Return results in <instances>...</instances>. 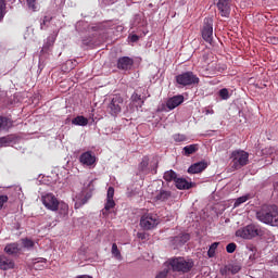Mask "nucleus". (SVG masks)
Segmentation results:
<instances>
[{
  "mask_svg": "<svg viewBox=\"0 0 278 278\" xmlns=\"http://www.w3.org/2000/svg\"><path fill=\"white\" fill-rule=\"evenodd\" d=\"M22 248L18 243L14 242V243H9L5 245L4 248V252L8 255H18V253H21Z\"/></svg>",
  "mask_w": 278,
  "mask_h": 278,
  "instance_id": "16",
  "label": "nucleus"
},
{
  "mask_svg": "<svg viewBox=\"0 0 278 278\" xmlns=\"http://www.w3.org/2000/svg\"><path fill=\"white\" fill-rule=\"evenodd\" d=\"M79 162L83 166H94L97 156L91 151H87L79 156Z\"/></svg>",
  "mask_w": 278,
  "mask_h": 278,
  "instance_id": "12",
  "label": "nucleus"
},
{
  "mask_svg": "<svg viewBox=\"0 0 278 278\" xmlns=\"http://www.w3.org/2000/svg\"><path fill=\"white\" fill-rule=\"evenodd\" d=\"M173 139L175 140V142H186L188 140V137L182 134H175L173 136Z\"/></svg>",
  "mask_w": 278,
  "mask_h": 278,
  "instance_id": "32",
  "label": "nucleus"
},
{
  "mask_svg": "<svg viewBox=\"0 0 278 278\" xmlns=\"http://www.w3.org/2000/svg\"><path fill=\"white\" fill-rule=\"evenodd\" d=\"M53 42H55V39L48 38V41L42 47L41 53H45V51H49V47H53Z\"/></svg>",
  "mask_w": 278,
  "mask_h": 278,
  "instance_id": "33",
  "label": "nucleus"
},
{
  "mask_svg": "<svg viewBox=\"0 0 278 278\" xmlns=\"http://www.w3.org/2000/svg\"><path fill=\"white\" fill-rule=\"evenodd\" d=\"M236 248H237L236 243H229V244L226 247V251H227V253H235Z\"/></svg>",
  "mask_w": 278,
  "mask_h": 278,
  "instance_id": "38",
  "label": "nucleus"
},
{
  "mask_svg": "<svg viewBox=\"0 0 278 278\" xmlns=\"http://www.w3.org/2000/svg\"><path fill=\"white\" fill-rule=\"evenodd\" d=\"M58 210L60 218H65V216H68V204L65 202H59Z\"/></svg>",
  "mask_w": 278,
  "mask_h": 278,
  "instance_id": "21",
  "label": "nucleus"
},
{
  "mask_svg": "<svg viewBox=\"0 0 278 278\" xmlns=\"http://www.w3.org/2000/svg\"><path fill=\"white\" fill-rule=\"evenodd\" d=\"M106 200H114V187H109L106 193Z\"/></svg>",
  "mask_w": 278,
  "mask_h": 278,
  "instance_id": "37",
  "label": "nucleus"
},
{
  "mask_svg": "<svg viewBox=\"0 0 278 278\" xmlns=\"http://www.w3.org/2000/svg\"><path fill=\"white\" fill-rule=\"evenodd\" d=\"M170 197H173V193H170V191L161 189L159 192H156L154 199L155 201L164 202V201H168Z\"/></svg>",
  "mask_w": 278,
  "mask_h": 278,
  "instance_id": "19",
  "label": "nucleus"
},
{
  "mask_svg": "<svg viewBox=\"0 0 278 278\" xmlns=\"http://www.w3.org/2000/svg\"><path fill=\"white\" fill-rule=\"evenodd\" d=\"M137 237L140 238L141 240H144V238H146L144 233H142V232H138Z\"/></svg>",
  "mask_w": 278,
  "mask_h": 278,
  "instance_id": "47",
  "label": "nucleus"
},
{
  "mask_svg": "<svg viewBox=\"0 0 278 278\" xmlns=\"http://www.w3.org/2000/svg\"><path fill=\"white\" fill-rule=\"evenodd\" d=\"M9 200L8 195H0V210H3V205Z\"/></svg>",
  "mask_w": 278,
  "mask_h": 278,
  "instance_id": "42",
  "label": "nucleus"
},
{
  "mask_svg": "<svg viewBox=\"0 0 278 278\" xmlns=\"http://www.w3.org/2000/svg\"><path fill=\"white\" fill-rule=\"evenodd\" d=\"M205 168H207V163L204 161L194 163L193 165H191L188 168V173H190L191 175H197L199 173H203V170H205Z\"/></svg>",
  "mask_w": 278,
  "mask_h": 278,
  "instance_id": "14",
  "label": "nucleus"
},
{
  "mask_svg": "<svg viewBox=\"0 0 278 278\" xmlns=\"http://www.w3.org/2000/svg\"><path fill=\"white\" fill-rule=\"evenodd\" d=\"M89 192L83 191L81 193L75 195L74 201H75V208L79 210L83 205H86L88 201L92 198V191L94 190V185L92 180L89 182Z\"/></svg>",
  "mask_w": 278,
  "mask_h": 278,
  "instance_id": "9",
  "label": "nucleus"
},
{
  "mask_svg": "<svg viewBox=\"0 0 278 278\" xmlns=\"http://www.w3.org/2000/svg\"><path fill=\"white\" fill-rule=\"evenodd\" d=\"M165 266H170L174 273H182V275H186V273H190V270L194 268V261L181 256L172 257L165 262Z\"/></svg>",
  "mask_w": 278,
  "mask_h": 278,
  "instance_id": "2",
  "label": "nucleus"
},
{
  "mask_svg": "<svg viewBox=\"0 0 278 278\" xmlns=\"http://www.w3.org/2000/svg\"><path fill=\"white\" fill-rule=\"evenodd\" d=\"M256 218L264 225H270L271 227H278V207L277 205H263L256 212Z\"/></svg>",
  "mask_w": 278,
  "mask_h": 278,
  "instance_id": "1",
  "label": "nucleus"
},
{
  "mask_svg": "<svg viewBox=\"0 0 278 278\" xmlns=\"http://www.w3.org/2000/svg\"><path fill=\"white\" fill-rule=\"evenodd\" d=\"M218 94L220 99H223L224 101H227V99H229V89L227 88L220 89Z\"/></svg>",
  "mask_w": 278,
  "mask_h": 278,
  "instance_id": "34",
  "label": "nucleus"
},
{
  "mask_svg": "<svg viewBox=\"0 0 278 278\" xmlns=\"http://www.w3.org/2000/svg\"><path fill=\"white\" fill-rule=\"evenodd\" d=\"M199 81V76L192 72H184L176 76V83L179 88H185L186 86H197Z\"/></svg>",
  "mask_w": 278,
  "mask_h": 278,
  "instance_id": "5",
  "label": "nucleus"
},
{
  "mask_svg": "<svg viewBox=\"0 0 278 278\" xmlns=\"http://www.w3.org/2000/svg\"><path fill=\"white\" fill-rule=\"evenodd\" d=\"M131 101L134 103H137L140 108H142V104L144 103V100H142V96L138 94L137 92L132 93Z\"/></svg>",
  "mask_w": 278,
  "mask_h": 278,
  "instance_id": "27",
  "label": "nucleus"
},
{
  "mask_svg": "<svg viewBox=\"0 0 278 278\" xmlns=\"http://www.w3.org/2000/svg\"><path fill=\"white\" fill-rule=\"evenodd\" d=\"M164 179L167 182L176 181L177 180V173H175L173 169H169L164 173Z\"/></svg>",
  "mask_w": 278,
  "mask_h": 278,
  "instance_id": "25",
  "label": "nucleus"
},
{
  "mask_svg": "<svg viewBox=\"0 0 278 278\" xmlns=\"http://www.w3.org/2000/svg\"><path fill=\"white\" fill-rule=\"evenodd\" d=\"M190 240V235L189 233H182L174 238V244L176 247H184L186 242Z\"/></svg>",
  "mask_w": 278,
  "mask_h": 278,
  "instance_id": "20",
  "label": "nucleus"
},
{
  "mask_svg": "<svg viewBox=\"0 0 278 278\" xmlns=\"http://www.w3.org/2000/svg\"><path fill=\"white\" fill-rule=\"evenodd\" d=\"M247 201H249V195L240 197L235 201L233 207H240V205H242V203H247Z\"/></svg>",
  "mask_w": 278,
  "mask_h": 278,
  "instance_id": "31",
  "label": "nucleus"
},
{
  "mask_svg": "<svg viewBox=\"0 0 278 278\" xmlns=\"http://www.w3.org/2000/svg\"><path fill=\"white\" fill-rule=\"evenodd\" d=\"M0 14L5 16V0H0Z\"/></svg>",
  "mask_w": 278,
  "mask_h": 278,
  "instance_id": "40",
  "label": "nucleus"
},
{
  "mask_svg": "<svg viewBox=\"0 0 278 278\" xmlns=\"http://www.w3.org/2000/svg\"><path fill=\"white\" fill-rule=\"evenodd\" d=\"M202 38L205 40V42H208V45L214 42V20H212V17L204 18Z\"/></svg>",
  "mask_w": 278,
  "mask_h": 278,
  "instance_id": "7",
  "label": "nucleus"
},
{
  "mask_svg": "<svg viewBox=\"0 0 278 278\" xmlns=\"http://www.w3.org/2000/svg\"><path fill=\"white\" fill-rule=\"evenodd\" d=\"M12 122L8 117L0 116V131L10 129Z\"/></svg>",
  "mask_w": 278,
  "mask_h": 278,
  "instance_id": "23",
  "label": "nucleus"
},
{
  "mask_svg": "<svg viewBox=\"0 0 278 278\" xmlns=\"http://www.w3.org/2000/svg\"><path fill=\"white\" fill-rule=\"evenodd\" d=\"M147 166H149V157H143L142 162H141V169L144 170V168H147Z\"/></svg>",
  "mask_w": 278,
  "mask_h": 278,
  "instance_id": "43",
  "label": "nucleus"
},
{
  "mask_svg": "<svg viewBox=\"0 0 278 278\" xmlns=\"http://www.w3.org/2000/svg\"><path fill=\"white\" fill-rule=\"evenodd\" d=\"M8 1H10L11 3H14V0H8Z\"/></svg>",
  "mask_w": 278,
  "mask_h": 278,
  "instance_id": "49",
  "label": "nucleus"
},
{
  "mask_svg": "<svg viewBox=\"0 0 278 278\" xmlns=\"http://www.w3.org/2000/svg\"><path fill=\"white\" fill-rule=\"evenodd\" d=\"M230 273L232 275H236L238 273H240V266L239 265H231V267L229 268Z\"/></svg>",
  "mask_w": 278,
  "mask_h": 278,
  "instance_id": "41",
  "label": "nucleus"
},
{
  "mask_svg": "<svg viewBox=\"0 0 278 278\" xmlns=\"http://www.w3.org/2000/svg\"><path fill=\"white\" fill-rule=\"evenodd\" d=\"M237 238H242L243 240H253V238H257V236H264V230L260 228V226H255L253 224L242 227L236 231Z\"/></svg>",
  "mask_w": 278,
  "mask_h": 278,
  "instance_id": "3",
  "label": "nucleus"
},
{
  "mask_svg": "<svg viewBox=\"0 0 278 278\" xmlns=\"http://www.w3.org/2000/svg\"><path fill=\"white\" fill-rule=\"evenodd\" d=\"M51 22V17L49 16H45L43 21L41 22V29H45V25H47V23Z\"/></svg>",
  "mask_w": 278,
  "mask_h": 278,
  "instance_id": "44",
  "label": "nucleus"
},
{
  "mask_svg": "<svg viewBox=\"0 0 278 278\" xmlns=\"http://www.w3.org/2000/svg\"><path fill=\"white\" fill-rule=\"evenodd\" d=\"M138 40H139L138 35L130 36V42H138Z\"/></svg>",
  "mask_w": 278,
  "mask_h": 278,
  "instance_id": "45",
  "label": "nucleus"
},
{
  "mask_svg": "<svg viewBox=\"0 0 278 278\" xmlns=\"http://www.w3.org/2000/svg\"><path fill=\"white\" fill-rule=\"evenodd\" d=\"M160 225V218L155 214H144L140 219V227L146 231L155 229Z\"/></svg>",
  "mask_w": 278,
  "mask_h": 278,
  "instance_id": "8",
  "label": "nucleus"
},
{
  "mask_svg": "<svg viewBox=\"0 0 278 278\" xmlns=\"http://www.w3.org/2000/svg\"><path fill=\"white\" fill-rule=\"evenodd\" d=\"M204 113H205L206 115H208V114H214V110L207 108V109L204 110Z\"/></svg>",
  "mask_w": 278,
  "mask_h": 278,
  "instance_id": "46",
  "label": "nucleus"
},
{
  "mask_svg": "<svg viewBox=\"0 0 278 278\" xmlns=\"http://www.w3.org/2000/svg\"><path fill=\"white\" fill-rule=\"evenodd\" d=\"M27 5L29 10H33V12H36V10H38V4H36V0H27Z\"/></svg>",
  "mask_w": 278,
  "mask_h": 278,
  "instance_id": "35",
  "label": "nucleus"
},
{
  "mask_svg": "<svg viewBox=\"0 0 278 278\" xmlns=\"http://www.w3.org/2000/svg\"><path fill=\"white\" fill-rule=\"evenodd\" d=\"M41 201L47 210H50V212H58L60 200H58L53 193H47L42 195Z\"/></svg>",
  "mask_w": 278,
  "mask_h": 278,
  "instance_id": "10",
  "label": "nucleus"
},
{
  "mask_svg": "<svg viewBox=\"0 0 278 278\" xmlns=\"http://www.w3.org/2000/svg\"><path fill=\"white\" fill-rule=\"evenodd\" d=\"M134 66V59L129 56L119 58L117 61V68L119 71H129Z\"/></svg>",
  "mask_w": 278,
  "mask_h": 278,
  "instance_id": "13",
  "label": "nucleus"
},
{
  "mask_svg": "<svg viewBox=\"0 0 278 278\" xmlns=\"http://www.w3.org/2000/svg\"><path fill=\"white\" fill-rule=\"evenodd\" d=\"M115 205H116V202H114V200H106V203L104 205V210L102 211V213L108 214V212H110V210H113Z\"/></svg>",
  "mask_w": 278,
  "mask_h": 278,
  "instance_id": "28",
  "label": "nucleus"
},
{
  "mask_svg": "<svg viewBox=\"0 0 278 278\" xmlns=\"http://www.w3.org/2000/svg\"><path fill=\"white\" fill-rule=\"evenodd\" d=\"M10 139L8 137L0 138V148L10 147Z\"/></svg>",
  "mask_w": 278,
  "mask_h": 278,
  "instance_id": "36",
  "label": "nucleus"
},
{
  "mask_svg": "<svg viewBox=\"0 0 278 278\" xmlns=\"http://www.w3.org/2000/svg\"><path fill=\"white\" fill-rule=\"evenodd\" d=\"M111 253L116 260H123V256L121 255V251L118 250V245H116V243L112 244Z\"/></svg>",
  "mask_w": 278,
  "mask_h": 278,
  "instance_id": "26",
  "label": "nucleus"
},
{
  "mask_svg": "<svg viewBox=\"0 0 278 278\" xmlns=\"http://www.w3.org/2000/svg\"><path fill=\"white\" fill-rule=\"evenodd\" d=\"M218 242H214L213 244H211L208 251H207V255L208 257H214V255H216V249H218Z\"/></svg>",
  "mask_w": 278,
  "mask_h": 278,
  "instance_id": "30",
  "label": "nucleus"
},
{
  "mask_svg": "<svg viewBox=\"0 0 278 278\" xmlns=\"http://www.w3.org/2000/svg\"><path fill=\"white\" fill-rule=\"evenodd\" d=\"M217 9L220 16H229V14L231 13V0H219L217 2Z\"/></svg>",
  "mask_w": 278,
  "mask_h": 278,
  "instance_id": "11",
  "label": "nucleus"
},
{
  "mask_svg": "<svg viewBox=\"0 0 278 278\" xmlns=\"http://www.w3.org/2000/svg\"><path fill=\"white\" fill-rule=\"evenodd\" d=\"M22 245L24 247V249H27L28 251H30V249H34V240L31 239H22Z\"/></svg>",
  "mask_w": 278,
  "mask_h": 278,
  "instance_id": "29",
  "label": "nucleus"
},
{
  "mask_svg": "<svg viewBox=\"0 0 278 278\" xmlns=\"http://www.w3.org/2000/svg\"><path fill=\"white\" fill-rule=\"evenodd\" d=\"M184 101V96H174L169 98L166 102L168 110H175V108H179Z\"/></svg>",
  "mask_w": 278,
  "mask_h": 278,
  "instance_id": "15",
  "label": "nucleus"
},
{
  "mask_svg": "<svg viewBox=\"0 0 278 278\" xmlns=\"http://www.w3.org/2000/svg\"><path fill=\"white\" fill-rule=\"evenodd\" d=\"M232 168L235 170H240L242 166H247L249 164V152L244 150H235L230 155Z\"/></svg>",
  "mask_w": 278,
  "mask_h": 278,
  "instance_id": "4",
  "label": "nucleus"
},
{
  "mask_svg": "<svg viewBox=\"0 0 278 278\" xmlns=\"http://www.w3.org/2000/svg\"><path fill=\"white\" fill-rule=\"evenodd\" d=\"M184 155H192V153H197L199 151V144H190L182 149Z\"/></svg>",
  "mask_w": 278,
  "mask_h": 278,
  "instance_id": "24",
  "label": "nucleus"
},
{
  "mask_svg": "<svg viewBox=\"0 0 278 278\" xmlns=\"http://www.w3.org/2000/svg\"><path fill=\"white\" fill-rule=\"evenodd\" d=\"M10 268H14V262L5 255H0V270H10Z\"/></svg>",
  "mask_w": 278,
  "mask_h": 278,
  "instance_id": "17",
  "label": "nucleus"
},
{
  "mask_svg": "<svg viewBox=\"0 0 278 278\" xmlns=\"http://www.w3.org/2000/svg\"><path fill=\"white\" fill-rule=\"evenodd\" d=\"M168 277V268L163 269L162 271H160L155 278H166Z\"/></svg>",
  "mask_w": 278,
  "mask_h": 278,
  "instance_id": "39",
  "label": "nucleus"
},
{
  "mask_svg": "<svg viewBox=\"0 0 278 278\" xmlns=\"http://www.w3.org/2000/svg\"><path fill=\"white\" fill-rule=\"evenodd\" d=\"M3 18V15L2 14H0V21Z\"/></svg>",
  "mask_w": 278,
  "mask_h": 278,
  "instance_id": "48",
  "label": "nucleus"
},
{
  "mask_svg": "<svg viewBox=\"0 0 278 278\" xmlns=\"http://www.w3.org/2000/svg\"><path fill=\"white\" fill-rule=\"evenodd\" d=\"M125 100L123 99V97H121V94H115L112 97L108 105L109 114H111V116H118V114L123 112Z\"/></svg>",
  "mask_w": 278,
  "mask_h": 278,
  "instance_id": "6",
  "label": "nucleus"
},
{
  "mask_svg": "<svg viewBox=\"0 0 278 278\" xmlns=\"http://www.w3.org/2000/svg\"><path fill=\"white\" fill-rule=\"evenodd\" d=\"M175 186L178 190H190L192 188V184L188 182L186 178H176Z\"/></svg>",
  "mask_w": 278,
  "mask_h": 278,
  "instance_id": "18",
  "label": "nucleus"
},
{
  "mask_svg": "<svg viewBox=\"0 0 278 278\" xmlns=\"http://www.w3.org/2000/svg\"><path fill=\"white\" fill-rule=\"evenodd\" d=\"M72 125H78L79 127H86L88 125V118L78 115L72 119Z\"/></svg>",
  "mask_w": 278,
  "mask_h": 278,
  "instance_id": "22",
  "label": "nucleus"
}]
</instances>
